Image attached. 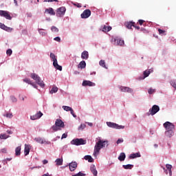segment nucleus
I'll return each mask as SVG.
<instances>
[{
  "label": "nucleus",
  "mask_w": 176,
  "mask_h": 176,
  "mask_svg": "<svg viewBox=\"0 0 176 176\" xmlns=\"http://www.w3.org/2000/svg\"><path fill=\"white\" fill-rule=\"evenodd\" d=\"M106 146H108V140H99L94 146V156L97 157V155L100 153V151H101L102 148H105Z\"/></svg>",
  "instance_id": "nucleus-1"
},
{
  "label": "nucleus",
  "mask_w": 176,
  "mask_h": 176,
  "mask_svg": "<svg viewBox=\"0 0 176 176\" xmlns=\"http://www.w3.org/2000/svg\"><path fill=\"white\" fill-rule=\"evenodd\" d=\"M65 124L61 119H56L55 124L52 126L53 131H59L61 129H64Z\"/></svg>",
  "instance_id": "nucleus-2"
},
{
  "label": "nucleus",
  "mask_w": 176,
  "mask_h": 176,
  "mask_svg": "<svg viewBox=\"0 0 176 176\" xmlns=\"http://www.w3.org/2000/svg\"><path fill=\"white\" fill-rule=\"evenodd\" d=\"M50 58H52L53 61V65L54 68H56V69H58V71H63V67L59 65L58 63L57 62V58L56 57V55H54V54H50Z\"/></svg>",
  "instance_id": "nucleus-3"
},
{
  "label": "nucleus",
  "mask_w": 176,
  "mask_h": 176,
  "mask_svg": "<svg viewBox=\"0 0 176 176\" xmlns=\"http://www.w3.org/2000/svg\"><path fill=\"white\" fill-rule=\"evenodd\" d=\"M30 76H31L32 79H34V80H35L36 82V83L38 84V86H40L41 87H45V83H43V81H42V80H41V77H39V76H38V74L33 73L31 74Z\"/></svg>",
  "instance_id": "nucleus-4"
},
{
  "label": "nucleus",
  "mask_w": 176,
  "mask_h": 176,
  "mask_svg": "<svg viewBox=\"0 0 176 176\" xmlns=\"http://www.w3.org/2000/svg\"><path fill=\"white\" fill-rule=\"evenodd\" d=\"M72 145H76L79 146V145H86V140L82 138H76L71 141Z\"/></svg>",
  "instance_id": "nucleus-5"
},
{
  "label": "nucleus",
  "mask_w": 176,
  "mask_h": 176,
  "mask_svg": "<svg viewBox=\"0 0 176 176\" xmlns=\"http://www.w3.org/2000/svg\"><path fill=\"white\" fill-rule=\"evenodd\" d=\"M107 124L108 127H111V129H116L117 130H122L124 129V126L119 125L116 123L111 122H107Z\"/></svg>",
  "instance_id": "nucleus-6"
},
{
  "label": "nucleus",
  "mask_w": 176,
  "mask_h": 176,
  "mask_svg": "<svg viewBox=\"0 0 176 176\" xmlns=\"http://www.w3.org/2000/svg\"><path fill=\"white\" fill-rule=\"evenodd\" d=\"M163 126L166 131H174L175 129V125L170 122H166Z\"/></svg>",
  "instance_id": "nucleus-7"
},
{
  "label": "nucleus",
  "mask_w": 176,
  "mask_h": 176,
  "mask_svg": "<svg viewBox=\"0 0 176 176\" xmlns=\"http://www.w3.org/2000/svg\"><path fill=\"white\" fill-rule=\"evenodd\" d=\"M67 11V9L65 7H60L56 10V16L57 17H63L64 14H65V12Z\"/></svg>",
  "instance_id": "nucleus-8"
},
{
  "label": "nucleus",
  "mask_w": 176,
  "mask_h": 176,
  "mask_svg": "<svg viewBox=\"0 0 176 176\" xmlns=\"http://www.w3.org/2000/svg\"><path fill=\"white\" fill-rule=\"evenodd\" d=\"M160 111V107H159L157 105L154 104L151 109H149V113L151 116H153V115H156L157 112Z\"/></svg>",
  "instance_id": "nucleus-9"
},
{
  "label": "nucleus",
  "mask_w": 176,
  "mask_h": 176,
  "mask_svg": "<svg viewBox=\"0 0 176 176\" xmlns=\"http://www.w3.org/2000/svg\"><path fill=\"white\" fill-rule=\"evenodd\" d=\"M0 16L1 17H5L7 20H11L12 16H10V13L8 11L0 10Z\"/></svg>",
  "instance_id": "nucleus-10"
},
{
  "label": "nucleus",
  "mask_w": 176,
  "mask_h": 176,
  "mask_svg": "<svg viewBox=\"0 0 176 176\" xmlns=\"http://www.w3.org/2000/svg\"><path fill=\"white\" fill-rule=\"evenodd\" d=\"M91 16V11L89 9L85 10L81 14V19H89Z\"/></svg>",
  "instance_id": "nucleus-11"
},
{
  "label": "nucleus",
  "mask_w": 176,
  "mask_h": 176,
  "mask_svg": "<svg viewBox=\"0 0 176 176\" xmlns=\"http://www.w3.org/2000/svg\"><path fill=\"white\" fill-rule=\"evenodd\" d=\"M62 108L64 109V111H66V112H70L71 115H72L74 118H76V115L74 112L72 107L68 106H63Z\"/></svg>",
  "instance_id": "nucleus-12"
},
{
  "label": "nucleus",
  "mask_w": 176,
  "mask_h": 176,
  "mask_svg": "<svg viewBox=\"0 0 176 176\" xmlns=\"http://www.w3.org/2000/svg\"><path fill=\"white\" fill-rule=\"evenodd\" d=\"M43 116V113L41 111L37 112L36 114L31 116V120H37V119H41Z\"/></svg>",
  "instance_id": "nucleus-13"
},
{
  "label": "nucleus",
  "mask_w": 176,
  "mask_h": 176,
  "mask_svg": "<svg viewBox=\"0 0 176 176\" xmlns=\"http://www.w3.org/2000/svg\"><path fill=\"white\" fill-rule=\"evenodd\" d=\"M120 90L124 93H133V89L127 87H120Z\"/></svg>",
  "instance_id": "nucleus-14"
},
{
  "label": "nucleus",
  "mask_w": 176,
  "mask_h": 176,
  "mask_svg": "<svg viewBox=\"0 0 176 176\" xmlns=\"http://www.w3.org/2000/svg\"><path fill=\"white\" fill-rule=\"evenodd\" d=\"M70 171H75L78 167L76 162H72L69 164Z\"/></svg>",
  "instance_id": "nucleus-15"
},
{
  "label": "nucleus",
  "mask_w": 176,
  "mask_h": 176,
  "mask_svg": "<svg viewBox=\"0 0 176 176\" xmlns=\"http://www.w3.org/2000/svg\"><path fill=\"white\" fill-rule=\"evenodd\" d=\"M82 86L93 87V86H96V83H94L90 80H84L82 82Z\"/></svg>",
  "instance_id": "nucleus-16"
},
{
  "label": "nucleus",
  "mask_w": 176,
  "mask_h": 176,
  "mask_svg": "<svg viewBox=\"0 0 176 176\" xmlns=\"http://www.w3.org/2000/svg\"><path fill=\"white\" fill-rule=\"evenodd\" d=\"M45 13H48V14H50L51 16L56 15V12H54V10L52 8L45 9Z\"/></svg>",
  "instance_id": "nucleus-17"
},
{
  "label": "nucleus",
  "mask_w": 176,
  "mask_h": 176,
  "mask_svg": "<svg viewBox=\"0 0 176 176\" xmlns=\"http://www.w3.org/2000/svg\"><path fill=\"white\" fill-rule=\"evenodd\" d=\"M81 58H82V60H87V58H89V52L87 51L82 52Z\"/></svg>",
  "instance_id": "nucleus-18"
},
{
  "label": "nucleus",
  "mask_w": 176,
  "mask_h": 176,
  "mask_svg": "<svg viewBox=\"0 0 176 176\" xmlns=\"http://www.w3.org/2000/svg\"><path fill=\"white\" fill-rule=\"evenodd\" d=\"M134 24H135V23L133 21L126 22L125 27H126V28L129 30H131V27H134Z\"/></svg>",
  "instance_id": "nucleus-19"
},
{
  "label": "nucleus",
  "mask_w": 176,
  "mask_h": 176,
  "mask_svg": "<svg viewBox=\"0 0 176 176\" xmlns=\"http://www.w3.org/2000/svg\"><path fill=\"white\" fill-rule=\"evenodd\" d=\"M111 30H112V27L107 26V25H103L102 31L103 32H109V31H111Z\"/></svg>",
  "instance_id": "nucleus-20"
},
{
  "label": "nucleus",
  "mask_w": 176,
  "mask_h": 176,
  "mask_svg": "<svg viewBox=\"0 0 176 176\" xmlns=\"http://www.w3.org/2000/svg\"><path fill=\"white\" fill-rule=\"evenodd\" d=\"M90 170L94 176H97L98 172H97V169H96V166L91 165L90 167Z\"/></svg>",
  "instance_id": "nucleus-21"
},
{
  "label": "nucleus",
  "mask_w": 176,
  "mask_h": 176,
  "mask_svg": "<svg viewBox=\"0 0 176 176\" xmlns=\"http://www.w3.org/2000/svg\"><path fill=\"white\" fill-rule=\"evenodd\" d=\"M165 135L168 138H171L174 135V131H166L165 132Z\"/></svg>",
  "instance_id": "nucleus-22"
},
{
  "label": "nucleus",
  "mask_w": 176,
  "mask_h": 176,
  "mask_svg": "<svg viewBox=\"0 0 176 176\" xmlns=\"http://www.w3.org/2000/svg\"><path fill=\"white\" fill-rule=\"evenodd\" d=\"M135 157H141V154L140 153H132L129 156V159H135Z\"/></svg>",
  "instance_id": "nucleus-23"
},
{
  "label": "nucleus",
  "mask_w": 176,
  "mask_h": 176,
  "mask_svg": "<svg viewBox=\"0 0 176 176\" xmlns=\"http://www.w3.org/2000/svg\"><path fill=\"white\" fill-rule=\"evenodd\" d=\"M30 145L28 144H25V150H24V153H25V156H27L28 155L30 154Z\"/></svg>",
  "instance_id": "nucleus-24"
},
{
  "label": "nucleus",
  "mask_w": 176,
  "mask_h": 176,
  "mask_svg": "<svg viewBox=\"0 0 176 176\" xmlns=\"http://www.w3.org/2000/svg\"><path fill=\"white\" fill-rule=\"evenodd\" d=\"M15 155L16 156H20L21 155V146H18L15 149Z\"/></svg>",
  "instance_id": "nucleus-25"
},
{
  "label": "nucleus",
  "mask_w": 176,
  "mask_h": 176,
  "mask_svg": "<svg viewBox=\"0 0 176 176\" xmlns=\"http://www.w3.org/2000/svg\"><path fill=\"white\" fill-rule=\"evenodd\" d=\"M125 159H126V154H124V153H121L120 154V156L118 157V160H120V162H124Z\"/></svg>",
  "instance_id": "nucleus-26"
},
{
  "label": "nucleus",
  "mask_w": 176,
  "mask_h": 176,
  "mask_svg": "<svg viewBox=\"0 0 176 176\" xmlns=\"http://www.w3.org/2000/svg\"><path fill=\"white\" fill-rule=\"evenodd\" d=\"M84 159L85 160H87L89 163H93V162H94V160L90 155H85Z\"/></svg>",
  "instance_id": "nucleus-27"
},
{
  "label": "nucleus",
  "mask_w": 176,
  "mask_h": 176,
  "mask_svg": "<svg viewBox=\"0 0 176 176\" xmlns=\"http://www.w3.org/2000/svg\"><path fill=\"white\" fill-rule=\"evenodd\" d=\"M143 79H145V78H148L149 75H151V69L145 70L143 73Z\"/></svg>",
  "instance_id": "nucleus-28"
},
{
  "label": "nucleus",
  "mask_w": 176,
  "mask_h": 176,
  "mask_svg": "<svg viewBox=\"0 0 176 176\" xmlns=\"http://www.w3.org/2000/svg\"><path fill=\"white\" fill-rule=\"evenodd\" d=\"M56 166H63V158H58L55 160Z\"/></svg>",
  "instance_id": "nucleus-29"
},
{
  "label": "nucleus",
  "mask_w": 176,
  "mask_h": 176,
  "mask_svg": "<svg viewBox=\"0 0 176 176\" xmlns=\"http://www.w3.org/2000/svg\"><path fill=\"white\" fill-rule=\"evenodd\" d=\"M78 68H80L81 69H83V68H86V62L85 60L80 62L78 65Z\"/></svg>",
  "instance_id": "nucleus-30"
},
{
  "label": "nucleus",
  "mask_w": 176,
  "mask_h": 176,
  "mask_svg": "<svg viewBox=\"0 0 176 176\" xmlns=\"http://www.w3.org/2000/svg\"><path fill=\"white\" fill-rule=\"evenodd\" d=\"M134 166L131 164L123 165L122 167L125 170H131Z\"/></svg>",
  "instance_id": "nucleus-31"
},
{
  "label": "nucleus",
  "mask_w": 176,
  "mask_h": 176,
  "mask_svg": "<svg viewBox=\"0 0 176 176\" xmlns=\"http://www.w3.org/2000/svg\"><path fill=\"white\" fill-rule=\"evenodd\" d=\"M58 91V88L56 86L53 87L51 91H50V94H54V93H57Z\"/></svg>",
  "instance_id": "nucleus-32"
},
{
  "label": "nucleus",
  "mask_w": 176,
  "mask_h": 176,
  "mask_svg": "<svg viewBox=\"0 0 176 176\" xmlns=\"http://www.w3.org/2000/svg\"><path fill=\"white\" fill-rule=\"evenodd\" d=\"M38 32L43 36H46V35L47 34V32H45V30L43 29H38Z\"/></svg>",
  "instance_id": "nucleus-33"
},
{
  "label": "nucleus",
  "mask_w": 176,
  "mask_h": 176,
  "mask_svg": "<svg viewBox=\"0 0 176 176\" xmlns=\"http://www.w3.org/2000/svg\"><path fill=\"white\" fill-rule=\"evenodd\" d=\"M166 168L167 170H168L169 172V175H172V172H171V168H173V166L170 165V164H166Z\"/></svg>",
  "instance_id": "nucleus-34"
},
{
  "label": "nucleus",
  "mask_w": 176,
  "mask_h": 176,
  "mask_svg": "<svg viewBox=\"0 0 176 176\" xmlns=\"http://www.w3.org/2000/svg\"><path fill=\"white\" fill-rule=\"evenodd\" d=\"M4 31H7V32H12L13 31V28L8 27V26H4Z\"/></svg>",
  "instance_id": "nucleus-35"
},
{
  "label": "nucleus",
  "mask_w": 176,
  "mask_h": 176,
  "mask_svg": "<svg viewBox=\"0 0 176 176\" xmlns=\"http://www.w3.org/2000/svg\"><path fill=\"white\" fill-rule=\"evenodd\" d=\"M99 64H100V67H102L103 68H106L107 69V66L105 65V60H101L99 62Z\"/></svg>",
  "instance_id": "nucleus-36"
},
{
  "label": "nucleus",
  "mask_w": 176,
  "mask_h": 176,
  "mask_svg": "<svg viewBox=\"0 0 176 176\" xmlns=\"http://www.w3.org/2000/svg\"><path fill=\"white\" fill-rule=\"evenodd\" d=\"M34 140L38 144H42V142H43V139L42 138H36Z\"/></svg>",
  "instance_id": "nucleus-37"
},
{
  "label": "nucleus",
  "mask_w": 176,
  "mask_h": 176,
  "mask_svg": "<svg viewBox=\"0 0 176 176\" xmlns=\"http://www.w3.org/2000/svg\"><path fill=\"white\" fill-rule=\"evenodd\" d=\"M7 138H9V135H8L6 134L0 135V139L1 140H6Z\"/></svg>",
  "instance_id": "nucleus-38"
},
{
  "label": "nucleus",
  "mask_w": 176,
  "mask_h": 176,
  "mask_svg": "<svg viewBox=\"0 0 176 176\" xmlns=\"http://www.w3.org/2000/svg\"><path fill=\"white\" fill-rule=\"evenodd\" d=\"M170 85L174 89H176V80H173L170 81Z\"/></svg>",
  "instance_id": "nucleus-39"
},
{
  "label": "nucleus",
  "mask_w": 176,
  "mask_h": 176,
  "mask_svg": "<svg viewBox=\"0 0 176 176\" xmlns=\"http://www.w3.org/2000/svg\"><path fill=\"white\" fill-rule=\"evenodd\" d=\"M51 30L52 32H58V28H56V26H52Z\"/></svg>",
  "instance_id": "nucleus-40"
},
{
  "label": "nucleus",
  "mask_w": 176,
  "mask_h": 176,
  "mask_svg": "<svg viewBox=\"0 0 176 176\" xmlns=\"http://www.w3.org/2000/svg\"><path fill=\"white\" fill-rule=\"evenodd\" d=\"M155 91H156V90L153 89L152 88H150L148 89V94H153V93H155Z\"/></svg>",
  "instance_id": "nucleus-41"
},
{
  "label": "nucleus",
  "mask_w": 176,
  "mask_h": 176,
  "mask_svg": "<svg viewBox=\"0 0 176 176\" xmlns=\"http://www.w3.org/2000/svg\"><path fill=\"white\" fill-rule=\"evenodd\" d=\"M160 35H166V32L162 29H158Z\"/></svg>",
  "instance_id": "nucleus-42"
},
{
  "label": "nucleus",
  "mask_w": 176,
  "mask_h": 176,
  "mask_svg": "<svg viewBox=\"0 0 176 176\" xmlns=\"http://www.w3.org/2000/svg\"><path fill=\"white\" fill-rule=\"evenodd\" d=\"M86 127V124H81L80 126L78 127V130H83Z\"/></svg>",
  "instance_id": "nucleus-43"
},
{
  "label": "nucleus",
  "mask_w": 176,
  "mask_h": 176,
  "mask_svg": "<svg viewBox=\"0 0 176 176\" xmlns=\"http://www.w3.org/2000/svg\"><path fill=\"white\" fill-rule=\"evenodd\" d=\"M13 53V51H12V50L9 49L6 51V54L8 56H12V54Z\"/></svg>",
  "instance_id": "nucleus-44"
},
{
  "label": "nucleus",
  "mask_w": 176,
  "mask_h": 176,
  "mask_svg": "<svg viewBox=\"0 0 176 176\" xmlns=\"http://www.w3.org/2000/svg\"><path fill=\"white\" fill-rule=\"evenodd\" d=\"M23 82H25V83H28V85H31V83H32V82L31 81V80L28 79V78H25L23 80Z\"/></svg>",
  "instance_id": "nucleus-45"
},
{
  "label": "nucleus",
  "mask_w": 176,
  "mask_h": 176,
  "mask_svg": "<svg viewBox=\"0 0 176 176\" xmlns=\"http://www.w3.org/2000/svg\"><path fill=\"white\" fill-rule=\"evenodd\" d=\"M74 6H76V8H81L82 4L79 3H73Z\"/></svg>",
  "instance_id": "nucleus-46"
},
{
  "label": "nucleus",
  "mask_w": 176,
  "mask_h": 176,
  "mask_svg": "<svg viewBox=\"0 0 176 176\" xmlns=\"http://www.w3.org/2000/svg\"><path fill=\"white\" fill-rule=\"evenodd\" d=\"M118 43L120 45V46H123V45H124V41L123 40H119L118 41Z\"/></svg>",
  "instance_id": "nucleus-47"
},
{
  "label": "nucleus",
  "mask_w": 176,
  "mask_h": 176,
  "mask_svg": "<svg viewBox=\"0 0 176 176\" xmlns=\"http://www.w3.org/2000/svg\"><path fill=\"white\" fill-rule=\"evenodd\" d=\"M41 144H44L45 145H49V144H50V142L43 139V142Z\"/></svg>",
  "instance_id": "nucleus-48"
},
{
  "label": "nucleus",
  "mask_w": 176,
  "mask_h": 176,
  "mask_svg": "<svg viewBox=\"0 0 176 176\" xmlns=\"http://www.w3.org/2000/svg\"><path fill=\"white\" fill-rule=\"evenodd\" d=\"M6 117L9 118L10 119H12V118H13V114L12 113H6Z\"/></svg>",
  "instance_id": "nucleus-49"
},
{
  "label": "nucleus",
  "mask_w": 176,
  "mask_h": 176,
  "mask_svg": "<svg viewBox=\"0 0 176 176\" xmlns=\"http://www.w3.org/2000/svg\"><path fill=\"white\" fill-rule=\"evenodd\" d=\"M11 100L12 102H17V98L14 96H11Z\"/></svg>",
  "instance_id": "nucleus-50"
},
{
  "label": "nucleus",
  "mask_w": 176,
  "mask_h": 176,
  "mask_svg": "<svg viewBox=\"0 0 176 176\" xmlns=\"http://www.w3.org/2000/svg\"><path fill=\"white\" fill-rule=\"evenodd\" d=\"M85 174L82 172H79L78 173L76 174V175H73L72 176H84Z\"/></svg>",
  "instance_id": "nucleus-51"
},
{
  "label": "nucleus",
  "mask_w": 176,
  "mask_h": 176,
  "mask_svg": "<svg viewBox=\"0 0 176 176\" xmlns=\"http://www.w3.org/2000/svg\"><path fill=\"white\" fill-rule=\"evenodd\" d=\"M54 41H56V42H61V38L57 36L54 38Z\"/></svg>",
  "instance_id": "nucleus-52"
},
{
  "label": "nucleus",
  "mask_w": 176,
  "mask_h": 176,
  "mask_svg": "<svg viewBox=\"0 0 176 176\" xmlns=\"http://www.w3.org/2000/svg\"><path fill=\"white\" fill-rule=\"evenodd\" d=\"M138 23H139L140 25H142V24H144V23H145V21H144L142 19H140L138 21Z\"/></svg>",
  "instance_id": "nucleus-53"
},
{
  "label": "nucleus",
  "mask_w": 176,
  "mask_h": 176,
  "mask_svg": "<svg viewBox=\"0 0 176 176\" xmlns=\"http://www.w3.org/2000/svg\"><path fill=\"white\" fill-rule=\"evenodd\" d=\"M5 24L0 23V28H1V30H4L5 29Z\"/></svg>",
  "instance_id": "nucleus-54"
},
{
  "label": "nucleus",
  "mask_w": 176,
  "mask_h": 176,
  "mask_svg": "<svg viewBox=\"0 0 176 176\" xmlns=\"http://www.w3.org/2000/svg\"><path fill=\"white\" fill-rule=\"evenodd\" d=\"M68 135H67L66 133H63L62 135V137H61V140L64 139V138H67Z\"/></svg>",
  "instance_id": "nucleus-55"
},
{
  "label": "nucleus",
  "mask_w": 176,
  "mask_h": 176,
  "mask_svg": "<svg viewBox=\"0 0 176 176\" xmlns=\"http://www.w3.org/2000/svg\"><path fill=\"white\" fill-rule=\"evenodd\" d=\"M122 142H123V139H118L117 140V144H122Z\"/></svg>",
  "instance_id": "nucleus-56"
},
{
  "label": "nucleus",
  "mask_w": 176,
  "mask_h": 176,
  "mask_svg": "<svg viewBox=\"0 0 176 176\" xmlns=\"http://www.w3.org/2000/svg\"><path fill=\"white\" fill-rule=\"evenodd\" d=\"M7 149L6 148H2L1 150V152H2V153H6V152H7Z\"/></svg>",
  "instance_id": "nucleus-57"
},
{
  "label": "nucleus",
  "mask_w": 176,
  "mask_h": 176,
  "mask_svg": "<svg viewBox=\"0 0 176 176\" xmlns=\"http://www.w3.org/2000/svg\"><path fill=\"white\" fill-rule=\"evenodd\" d=\"M47 163H49V161H47V160H43V164H47Z\"/></svg>",
  "instance_id": "nucleus-58"
},
{
  "label": "nucleus",
  "mask_w": 176,
  "mask_h": 176,
  "mask_svg": "<svg viewBox=\"0 0 176 176\" xmlns=\"http://www.w3.org/2000/svg\"><path fill=\"white\" fill-rule=\"evenodd\" d=\"M30 85H31L32 86H33V87H34V89H36V85H35V83L31 82Z\"/></svg>",
  "instance_id": "nucleus-59"
},
{
  "label": "nucleus",
  "mask_w": 176,
  "mask_h": 176,
  "mask_svg": "<svg viewBox=\"0 0 176 176\" xmlns=\"http://www.w3.org/2000/svg\"><path fill=\"white\" fill-rule=\"evenodd\" d=\"M30 85H31L32 86H33V87H34V89H36V85H35V83L31 82Z\"/></svg>",
  "instance_id": "nucleus-60"
},
{
  "label": "nucleus",
  "mask_w": 176,
  "mask_h": 176,
  "mask_svg": "<svg viewBox=\"0 0 176 176\" xmlns=\"http://www.w3.org/2000/svg\"><path fill=\"white\" fill-rule=\"evenodd\" d=\"M10 160H12V158H7L4 160V162H6L7 163V162H10Z\"/></svg>",
  "instance_id": "nucleus-61"
},
{
  "label": "nucleus",
  "mask_w": 176,
  "mask_h": 176,
  "mask_svg": "<svg viewBox=\"0 0 176 176\" xmlns=\"http://www.w3.org/2000/svg\"><path fill=\"white\" fill-rule=\"evenodd\" d=\"M88 126H90L91 127V126H93V123L91 122H87Z\"/></svg>",
  "instance_id": "nucleus-62"
},
{
  "label": "nucleus",
  "mask_w": 176,
  "mask_h": 176,
  "mask_svg": "<svg viewBox=\"0 0 176 176\" xmlns=\"http://www.w3.org/2000/svg\"><path fill=\"white\" fill-rule=\"evenodd\" d=\"M135 28H136V30H140V26H135V25H134V26H133Z\"/></svg>",
  "instance_id": "nucleus-63"
},
{
  "label": "nucleus",
  "mask_w": 176,
  "mask_h": 176,
  "mask_svg": "<svg viewBox=\"0 0 176 176\" xmlns=\"http://www.w3.org/2000/svg\"><path fill=\"white\" fill-rule=\"evenodd\" d=\"M14 3H15L16 6H17V0H14Z\"/></svg>",
  "instance_id": "nucleus-64"
}]
</instances>
